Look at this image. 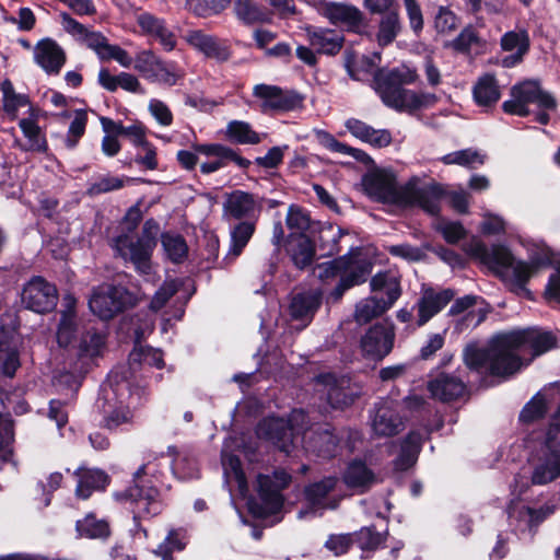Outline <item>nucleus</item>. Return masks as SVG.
I'll list each match as a JSON object with an SVG mask.
<instances>
[{
    "label": "nucleus",
    "instance_id": "nucleus-1",
    "mask_svg": "<svg viewBox=\"0 0 560 560\" xmlns=\"http://www.w3.org/2000/svg\"><path fill=\"white\" fill-rule=\"evenodd\" d=\"M365 195L374 201L400 207H419L429 214H438L443 196L436 183L423 184L417 176L398 185L390 168H373L362 177Z\"/></svg>",
    "mask_w": 560,
    "mask_h": 560
},
{
    "label": "nucleus",
    "instance_id": "nucleus-2",
    "mask_svg": "<svg viewBox=\"0 0 560 560\" xmlns=\"http://www.w3.org/2000/svg\"><path fill=\"white\" fill-rule=\"evenodd\" d=\"M418 78L416 70L409 68H396L388 72L380 71L373 80V89L382 102L398 112L412 114L419 109L433 106L438 97L433 93H417L404 89V84H411Z\"/></svg>",
    "mask_w": 560,
    "mask_h": 560
},
{
    "label": "nucleus",
    "instance_id": "nucleus-3",
    "mask_svg": "<svg viewBox=\"0 0 560 560\" xmlns=\"http://www.w3.org/2000/svg\"><path fill=\"white\" fill-rule=\"evenodd\" d=\"M517 338L502 334L495 336L488 348L468 346L464 351V361L471 370L503 377L512 375L522 366L521 359L511 350V342Z\"/></svg>",
    "mask_w": 560,
    "mask_h": 560
},
{
    "label": "nucleus",
    "instance_id": "nucleus-4",
    "mask_svg": "<svg viewBox=\"0 0 560 560\" xmlns=\"http://www.w3.org/2000/svg\"><path fill=\"white\" fill-rule=\"evenodd\" d=\"M510 98L502 104V108L506 114L517 115L521 117L528 116L530 110L529 104H535L540 109L536 115V121L547 125L550 120V112L557 108L555 97L540 88L536 80H525L511 88Z\"/></svg>",
    "mask_w": 560,
    "mask_h": 560
},
{
    "label": "nucleus",
    "instance_id": "nucleus-5",
    "mask_svg": "<svg viewBox=\"0 0 560 560\" xmlns=\"http://www.w3.org/2000/svg\"><path fill=\"white\" fill-rule=\"evenodd\" d=\"M102 395L101 407L105 428L115 430L132 421L133 415L129 407L132 393L127 380H118L117 375H110L108 384L102 388Z\"/></svg>",
    "mask_w": 560,
    "mask_h": 560
},
{
    "label": "nucleus",
    "instance_id": "nucleus-6",
    "mask_svg": "<svg viewBox=\"0 0 560 560\" xmlns=\"http://www.w3.org/2000/svg\"><path fill=\"white\" fill-rule=\"evenodd\" d=\"M306 419L303 410H293L288 420L266 418L257 425L256 434L259 439L271 442L280 451L289 454L294 438L303 430Z\"/></svg>",
    "mask_w": 560,
    "mask_h": 560
},
{
    "label": "nucleus",
    "instance_id": "nucleus-7",
    "mask_svg": "<svg viewBox=\"0 0 560 560\" xmlns=\"http://www.w3.org/2000/svg\"><path fill=\"white\" fill-rule=\"evenodd\" d=\"M534 485H546L560 476V423L550 425L546 441L532 459Z\"/></svg>",
    "mask_w": 560,
    "mask_h": 560
},
{
    "label": "nucleus",
    "instance_id": "nucleus-8",
    "mask_svg": "<svg viewBox=\"0 0 560 560\" xmlns=\"http://www.w3.org/2000/svg\"><path fill=\"white\" fill-rule=\"evenodd\" d=\"M135 299L122 287L102 284L93 290L89 300L90 310L101 319H110L128 306L133 305Z\"/></svg>",
    "mask_w": 560,
    "mask_h": 560
},
{
    "label": "nucleus",
    "instance_id": "nucleus-9",
    "mask_svg": "<svg viewBox=\"0 0 560 560\" xmlns=\"http://www.w3.org/2000/svg\"><path fill=\"white\" fill-rule=\"evenodd\" d=\"M155 246L152 236L143 235L133 241L128 235H119L114 241V248L125 260H130L143 275L151 272V255Z\"/></svg>",
    "mask_w": 560,
    "mask_h": 560
},
{
    "label": "nucleus",
    "instance_id": "nucleus-10",
    "mask_svg": "<svg viewBox=\"0 0 560 560\" xmlns=\"http://www.w3.org/2000/svg\"><path fill=\"white\" fill-rule=\"evenodd\" d=\"M395 331L388 323L371 326L360 339L361 354L373 361H380L390 353L394 347Z\"/></svg>",
    "mask_w": 560,
    "mask_h": 560
},
{
    "label": "nucleus",
    "instance_id": "nucleus-11",
    "mask_svg": "<svg viewBox=\"0 0 560 560\" xmlns=\"http://www.w3.org/2000/svg\"><path fill=\"white\" fill-rule=\"evenodd\" d=\"M133 68L143 79L170 86L176 84L177 80L180 78L174 65L164 62L150 49L137 52Z\"/></svg>",
    "mask_w": 560,
    "mask_h": 560
},
{
    "label": "nucleus",
    "instance_id": "nucleus-12",
    "mask_svg": "<svg viewBox=\"0 0 560 560\" xmlns=\"http://www.w3.org/2000/svg\"><path fill=\"white\" fill-rule=\"evenodd\" d=\"M22 302L36 313L48 312L56 305L57 290L42 277H34L23 289Z\"/></svg>",
    "mask_w": 560,
    "mask_h": 560
},
{
    "label": "nucleus",
    "instance_id": "nucleus-13",
    "mask_svg": "<svg viewBox=\"0 0 560 560\" xmlns=\"http://www.w3.org/2000/svg\"><path fill=\"white\" fill-rule=\"evenodd\" d=\"M117 499H128L133 505L135 518L154 516L162 511V502L159 498V491L152 487L135 485L125 493L117 494Z\"/></svg>",
    "mask_w": 560,
    "mask_h": 560
},
{
    "label": "nucleus",
    "instance_id": "nucleus-14",
    "mask_svg": "<svg viewBox=\"0 0 560 560\" xmlns=\"http://www.w3.org/2000/svg\"><path fill=\"white\" fill-rule=\"evenodd\" d=\"M290 481L291 476L284 470H277L272 476H258V492L268 511L277 512L280 510L283 503L281 491L288 487Z\"/></svg>",
    "mask_w": 560,
    "mask_h": 560
},
{
    "label": "nucleus",
    "instance_id": "nucleus-15",
    "mask_svg": "<svg viewBox=\"0 0 560 560\" xmlns=\"http://www.w3.org/2000/svg\"><path fill=\"white\" fill-rule=\"evenodd\" d=\"M317 382L323 386L322 390L326 394L327 401L332 408H345L351 405L358 395L347 377L337 378L332 374H326L320 375Z\"/></svg>",
    "mask_w": 560,
    "mask_h": 560
},
{
    "label": "nucleus",
    "instance_id": "nucleus-16",
    "mask_svg": "<svg viewBox=\"0 0 560 560\" xmlns=\"http://www.w3.org/2000/svg\"><path fill=\"white\" fill-rule=\"evenodd\" d=\"M317 10L332 24H345L349 28H359L363 23L362 12L354 5L342 2L316 1Z\"/></svg>",
    "mask_w": 560,
    "mask_h": 560
},
{
    "label": "nucleus",
    "instance_id": "nucleus-17",
    "mask_svg": "<svg viewBox=\"0 0 560 560\" xmlns=\"http://www.w3.org/2000/svg\"><path fill=\"white\" fill-rule=\"evenodd\" d=\"M261 205L257 198L243 190H234L225 195L223 214L230 219H252L260 212Z\"/></svg>",
    "mask_w": 560,
    "mask_h": 560
},
{
    "label": "nucleus",
    "instance_id": "nucleus-18",
    "mask_svg": "<svg viewBox=\"0 0 560 560\" xmlns=\"http://www.w3.org/2000/svg\"><path fill=\"white\" fill-rule=\"evenodd\" d=\"M454 298L452 290L436 291L432 288H425L416 303L417 325L423 326L434 315L442 311Z\"/></svg>",
    "mask_w": 560,
    "mask_h": 560
},
{
    "label": "nucleus",
    "instance_id": "nucleus-19",
    "mask_svg": "<svg viewBox=\"0 0 560 560\" xmlns=\"http://www.w3.org/2000/svg\"><path fill=\"white\" fill-rule=\"evenodd\" d=\"M336 483L337 479L329 477L323 479L319 482H315L308 486L305 489V497L310 505V510L300 511L299 517L301 518L308 513L315 515L317 511H322L325 509H336L338 506L339 500L336 498L328 497V493L335 489Z\"/></svg>",
    "mask_w": 560,
    "mask_h": 560
},
{
    "label": "nucleus",
    "instance_id": "nucleus-20",
    "mask_svg": "<svg viewBox=\"0 0 560 560\" xmlns=\"http://www.w3.org/2000/svg\"><path fill=\"white\" fill-rule=\"evenodd\" d=\"M404 423L392 400H382L376 405L372 418V429L378 436H393L402 430Z\"/></svg>",
    "mask_w": 560,
    "mask_h": 560
},
{
    "label": "nucleus",
    "instance_id": "nucleus-21",
    "mask_svg": "<svg viewBox=\"0 0 560 560\" xmlns=\"http://www.w3.org/2000/svg\"><path fill=\"white\" fill-rule=\"evenodd\" d=\"M34 60L48 74H57L66 62V54L56 40L44 38L34 47Z\"/></svg>",
    "mask_w": 560,
    "mask_h": 560
},
{
    "label": "nucleus",
    "instance_id": "nucleus-22",
    "mask_svg": "<svg viewBox=\"0 0 560 560\" xmlns=\"http://www.w3.org/2000/svg\"><path fill=\"white\" fill-rule=\"evenodd\" d=\"M508 336H517L515 342H511L513 354L523 353L525 349H530L534 355H539L555 346V338L550 332H540L537 330L513 331Z\"/></svg>",
    "mask_w": 560,
    "mask_h": 560
},
{
    "label": "nucleus",
    "instance_id": "nucleus-23",
    "mask_svg": "<svg viewBox=\"0 0 560 560\" xmlns=\"http://www.w3.org/2000/svg\"><path fill=\"white\" fill-rule=\"evenodd\" d=\"M185 42L208 58L223 62L230 58V50L223 46L214 36L206 34L200 30L187 31L184 35Z\"/></svg>",
    "mask_w": 560,
    "mask_h": 560
},
{
    "label": "nucleus",
    "instance_id": "nucleus-24",
    "mask_svg": "<svg viewBox=\"0 0 560 560\" xmlns=\"http://www.w3.org/2000/svg\"><path fill=\"white\" fill-rule=\"evenodd\" d=\"M428 389L433 398L444 402L459 399L466 393V386L459 377L445 373L430 381Z\"/></svg>",
    "mask_w": 560,
    "mask_h": 560
},
{
    "label": "nucleus",
    "instance_id": "nucleus-25",
    "mask_svg": "<svg viewBox=\"0 0 560 560\" xmlns=\"http://www.w3.org/2000/svg\"><path fill=\"white\" fill-rule=\"evenodd\" d=\"M306 39L316 49V52L324 55H337L343 44V37L332 30L306 26Z\"/></svg>",
    "mask_w": 560,
    "mask_h": 560
},
{
    "label": "nucleus",
    "instance_id": "nucleus-26",
    "mask_svg": "<svg viewBox=\"0 0 560 560\" xmlns=\"http://www.w3.org/2000/svg\"><path fill=\"white\" fill-rule=\"evenodd\" d=\"M345 126L353 137L374 148H385L392 143V135L387 129H375L357 118H349Z\"/></svg>",
    "mask_w": 560,
    "mask_h": 560
},
{
    "label": "nucleus",
    "instance_id": "nucleus-27",
    "mask_svg": "<svg viewBox=\"0 0 560 560\" xmlns=\"http://www.w3.org/2000/svg\"><path fill=\"white\" fill-rule=\"evenodd\" d=\"M322 303V292L310 290L293 296L290 313L294 319L302 320L304 326L311 322Z\"/></svg>",
    "mask_w": 560,
    "mask_h": 560
},
{
    "label": "nucleus",
    "instance_id": "nucleus-28",
    "mask_svg": "<svg viewBox=\"0 0 560 560\" xmlns=\"http://www.w3.org/2000/svg\"><path fill=\"white\" fill-rule=\"evenodd\" d=\"M253 94L262 100L261 108L264 112L270 109L288 110L294 105L292 97L276 85L257 84L254 86Z\"/></svg>",
    "mask_w": 560,
    "mask_h": 560
},
{
    "label": "nucleus",
    "instance_id": "nucleus-29",
    "mask_svg": "<svg viewBox=\"0 0 560 560\" xmlns=\"http://www.w3.org/2000/svg\"><path fill=\"white\" fill-rule=\"evenodd\" d=\"M137 23L144 34L156 38L164 49L170 51L175 48V36L165 27L162 20L150 13H141L137 18Z\"/></svg>",
    "mask_w": 560,
    "mask_h": 560
},
{
    "label": "nucleus",
    "instance_id": "nucleus-30",
    "mask_svg": "<svg viewBox=\"0 0 560 560\" xmlns=\"http://www.w3.org/2000/svg\"><path fill=\"white\" fill-rule=\"evenodd\" d=\"M287 250L290 254L294 265L299 268H304L311 265L315 255L312 241L303 233H290Z\"/></svg>",
    "mask_w": 560,
    "mask_h": 560
},
{
    "label": "nucleus",
    "instance_id": "nucleus-31",
    "mask_svg": "<svg viewBox=\"0 0 560 560\" xmlns=\"http://www.w3.org/2000/svg\"><path fill=\"white\" fill-rule=\"evenodd\" d=\"M78 485L75 494L80 499H88L94 490L104 489L107 483V476L98 469L79 468L75 470Z\"/></svg>",
    "mask_w": 560,
    "mask_h": 560
},
{
    "label": "nucleus",
    "instance_id": "nucleus-32",
    "mask_svg": "<svg viewBox=\"0 0 560 560\" xmlns=\"http://www.w3.org/2000/svg\"><path fill=\"white\" fill-rule=\"evenodd\" d=\"M233 12L236 19L245 25L270 21V14L255 0H234Z\"/></svg>",
    "mask_w": 560,
    "mask_h": 560
},
{
    "label": "nucleus",
    "instance_id": "nucleus-33",
    "mask_svg": "<svg viewBox=\"0 0 560 560\" xmlns=\"http://www.w3.org/2000/svg\"><path fill=\"white\" fill-rule=\"evenodd\" d=\"M472 94L479 106L490 107L500 100L501 91L492 74H483L474 85Z\"/></svg>",
    "mask_w": 560,
    "mask_h": 560
},
{
    "label": "nucleus",
    "instance_id": "nucleus-34",
    "mask_svg": "<svg viewBox=\"0 0 560 560\" xmlns=\"http://www.w3.org/2000/svg\"><path fill=\"white\" fill-rule=\"evenodd\" d=\"M373 292H384L386 299H378L387 308L400 296V285L398 278L390 272L376 273L371 280Z\"/></svg>",
    "mask_w": 560,
    "mask_h": 560
},
{
    "label": "nucleus",
    "instance_id": "nucleus-35",
    "mask_svg": "<svg viewBox=\"0 0 560 560\" xmlns=\"http://www.w3.org/2000/svg\"><path fill=\"white\" fill-rule=\"evenodd\" d=\"M343 480L349 488L363 492L375 482V476L362 462H352L345 471Z\"/></svg>",
    "mask_w": 560,
    "mask_h": 560
},
{
    "label": "nucleus",
    "instance_id": "nucleus-36",
    "mask_svg": "<svg viewBox=\"0 0 560 560\" xmlns=\"http://www.w3.org/2000/svg\"><path fill=\"white\" fill-rule=\"evenodd\" d=\"M423 436L420 432H410L405 439L401 452L398 458L395 460V466L399 470H406L410 468L420 452Z\"/></svg>",
    "mask_w": 560,
    "mask_h": 560
},
{
    "label": "nucleus",
    "instance_id": "nucleus-37",
    "mask_svg": "<svg viewBox=\"0 0 560 560\" xmlns=\"http://www.w3.org/2000/svg\"><path fill=\"white\" fill-rule=\"evenodd\" d=\"M254 232V222L243 221L236 224L231 231V245L226 258L233 260L238 257L252 238Z\"/></svg>",
    "mask_w": 560,
    "mask_h": 560
},
{
    "label": "nucleus",
    "instance_id": "nucleus-38",
    "mask_svg": "<svg viewBox=\"0 0 560 560\" xmlns=\"http://www.w3.org/2000/svg\"><path fill=\"white\" fill-rule=\"evenodd\" d=\"M552 512L553 509L550 506L541 508L539 510H533L528 506L522 505L517 509H514L510 513V517H515L518 521L520 529L524 530L528 528L529 530H532Z\"/></svg>",
    "mask_w": 560,
    "mask_h": 560
},
{
    "label": "nucleus",
    "instance_id": "nucleus-39",
    "mask_svg": "<svg viewBox=\"0 0 560 560\" xmlns=\"http://www.w3.org/2000/svg\"><path fill=\"white\" fill-rule=\"evenodd\" d=\"M552 262L550 250H545L541 256H535L532 258V262L527 264L518 261L512 265L513 276L517 284L523 287L533 273L542 266H548Z\"/></svg>",
    "mask_w": 560,
    "mask_h": 560
},
{
    "label": "nucleus",
    "instance_id": "nucleus-40",
    "mask_svg": "<svg viewBox=\"0 0 560 560\" xmlns=\"http://www.w3.org/2000/svg\"><path fill=\"white\" fill-rule=\"evenodd\" d=\"M19 126L27 139L26 145H20L25 151L45 152L47 150V142L42 135L39 126L31 118L21 119Z\"/></svg>",
    "mask_w": 560,
    "mask_h": 560
},
{
    "label": "nucleus",
    "instance_id": "nucleus-41",
    "mask_svg": "<svg viewBox=\"0 0 560 560\" xmlns=\"http://www.w3.org/2000/svg\"><path fill=\"white\" fill-rule=\"evenodd\" d=\"M337 447L338 440L329 430L313 433L312 436H308L306 445L307 450L316 452L323 457L334 456Z\"/></svg>",
    "mask_w": 560,
    "mask_h": 560
},
{
    "label": "nucleus",
    "instance_id": "nucleus-42",
    "mask_svg": "<svg viewBox=\"0 0 560 560\" xmlns=\"http://www.w3.org/2000/svg\"><path fill=\"white\" fill-rule=\"evenodd\" d=\"M67 301V310L61 313L58 330H57V341L61 347L68 346L75 331V313L73 310L74 299L68 296Z\"/></svg>",
    "mask_w": 560,
    "mask_h": 560
},
{
    "label": "nucleus",
    "instance_id": "nucleus-43",
    "mask_svg": "<svg viewBox=\"0 0 560 560\" xmlns=\"http://www.w3.org/2000/svg\"><path fill=\"white\" fill-rule=\"evenodd\" d=\"M368 272L369 270L364 266L355 265L354 268H350V271L347 275L341 276L339 283L329 294L328 301L331 300L332 302H338L348 289L363 283Z\"/></svg>",
    "mask_w": 560,
    "mask_h": 560
},
{
    "label": "nucleus",
    "instance_id": "nucleus-44",
    "mask_svg": "<svg viewBox=\"0 0 560 560\" xmlns=\"http://www.w3.org/2000/svg\"><path fill=\"white\" fill-rule=\"evenodd\" d=\"M226 136L240 144H258L261 141L260 136L252 129L250 125L241 120H232L228 124Z\"/></svg>",
    "mask_w": 560,
    "mask_h": 560
},
{
    "label": "nucleus",
    "instance_id": "nucleus-45",
    "mask_svg": "<svg viewBox=\"0 0 560 560\" xmlns=\"http://www.w3.org/2000/svg\"><path fill=\"white\" fill-rule=\"evenodd\" d=\"M388 308L376 296L368 298L355 305L354 320L362 325L381 316Z\"/></svg>",
    "mask_w": 560,
    "mask_h": 560
},
{
    "label": "nucleus",
    "instance_id": "nucleus-46",
    "mask_svg": "<svg viewBox=\"0 0 560 560\" xmlns=\"http://www.w3.org/2000/svg\"><path fill=\"white\" fill-rule=\"evenodd\" d=\"M0 366L3 374L9 377H12L20 366L18 351L3 331L0 332Z\"/></svg>",
    "mask_w": 560,
    "mask_h": 560
},
{
    "label": "nucleus",
    "instance_id": "nucleus-47",
    "mask_svg": "<svg viewBox=\"0 0 560 560\" xmlns=\"http://www.w3.org/2000/svg\"><path fill=\"white\" fill-rule=\"evenodd\" d=\"M129 364L133 370L136 365H148L161 369L164 365V361L160 350L150 347H135L129 354Z\"/></svg>",
    "mask_w": 560,
    "mask_h": 560
},
{
    "label": "nucleus",
    "instance_id": "nucleus-48",
    "mask_svg": "<svg viewBox=\"0 0 560 560\" xmlns=\"http://www.w3.org/2000/svg\"><path fill=\"white\" fill-rule=\"evenodd\" d=\"M549 404V398L544 393H537L522 409L520 420L525 423H530L541 419Z\"/></svg>",
    "mask_w": 560,
    "mask_h": 560
},
{
    "label": "nucleus",
    "instance_id": "nucleus-49",
    "mask_svg": "<svg viewBox=\"0 0 560 560\" xmlns=\"http://www.w3.org/2000/svg\"><path fill=\"white\" fill-rule=\"evenodd\" d=\"M162 245L165 252V255L173 262H182L188 254V246L183 236L177 234H163L162 235Z\"/></svg>",
    "mask_w": 560,
    "mask_h": 560
},
{
    "label": "nucleus",
    "instance_id": "nucleus-50",
    "mask_svg": "<svg viewBox=\"0 0 560 560\" xmlns=\"http://www.w3.org/2000/svg\"><path fill=\"white\" fill-rule=\"evenodd\" d=\"M77 530L80 536L86 538H103L109 534L108 524L97 520L94 515H86L83 520L78 521Z\"/></svg>",
    "mask_w": 560,
    "mask_h": 560
},
{
    "label": "nucleus",
    "instance_id": "nucleus-51",
    "mask_svg": "<svg viewBox=\"0 0 560 560\" xmlns=\"http://www.w3.org/2000/svg\"><path fill=\"white\" fill-rule=\"evenodd\" d=\"M1 91L3 94V109L11 117V119H15L18 109L20 107L26 106L28 104V98L26 95L16 94L12 83L9 80H5L2 83Z\"/></svg>",
    "mask_w": 560,
    "mask_h": 560
},
{
    "label": "nucleus",
    "instance_id": "nucleus-52",
    "mask_svg": "<svg viewBox=\"0 0 560 560\" xmlns=\"http://www.w3.org/2000/svg\"><path fill=\"white\" fill-rule=\"evenodd\" d=\"M355 265L350 258L341 257L339 259L325 261L316 267L317 277L320 280H327L338 276L347 275L350 268H354Z\"/></svg>",
    "mask_w": 560,
    "mask_h": 560
},
{
    "label": "nucleus",
    "instance_id": "nucleus-53",
    "mask_svg": "<svg viewBox=\"0 0 560 560\" xmlns=\"http://www.w3.org/2000/svg\"><path fill=\"white\" fill-rule=\"evenodd\" d=\"M441 161L446 165L456 164L464 167H472L475 164H483L485 155L474 149H464L445 154Z\"/></svg>",
    "mask_w": 560,
    "mask_h": 560
},
{
    "label": "nucleus",
    "instance_id": "nucleus-54",
    "mask_svg": "<svg viewBox=\"0 0 560 560\" xmlns=\"http://www.w3.org/2000/svg\"><path fill=\"white\" fill-rule=\"evenodd\" d=\"M501 47L504 51L527 52L529 36L525 30L510 31L501 37Z\"/></svg>",
    "mask_w": 560,
    "mask_h": 560
},
{
    "label": "nucleus",
    "instance_id": "nucleus-55",
    "mask_svg": "<svg viewBox=\"0 0 560 560\" xmlns=\"http://www.w3.org/2000/svg\"><path fill=\"white\" fill-rule=\"evenodd\" d=\"M400 31L399 18L396 12H389L385 15L380 23V30L377 33L378 44L386 46L390 44Z\"/></svg>",
    "mask_w": 560,
    "mask_h": 560
},
{
    "label": "nucleus",
    "instance_id": "nucleus-56",
    "mask_svg": "<svg viewBox=\"0 0 560 560\" xmlns=\"http://www.w3.org/2000/svg\"><path fill=\"white\" fill-rule=\"evenodd\" d=\"M125 178L114 176L110 174L98 176L88 188V195L91 197L98 196L101 194L110 192L118 190L124 187Z\"/></svg>",
    "mask_w": 560,
    "mask_h": 560
},
{
    "label": "nucleus",
    "instance_id": "nucleus-57",
    "mask_svg": "<svg viewBox=\"0 0 560 560\" xmlns=\"http://www.w3.org/2000/svg\"><path fill=\"white\" fill-rule=\"evenodd\" d=\"M105 341L102 334L88 331L82 336L79 345V355L81 358H94L101 354Z\"/></svg>",
    "mask_w": 560,
    "mask_h": 560
},
{
    "label": "nucleus",
    "instance_id": "nucleus-58",
    "mask_svg": "<svg viewBox=\"0 0 560 560\" xmlns=\"http://www.w3.org/2000/svg\"><path fill=\"white\" fill-rule=\"evenodd\" d=\"M88 124V114L84 109H77L73 113V119L68 128L66 136V145L70 149L74 148L80 138L84 135Z\"/></svg>",
    "mask_w": 560,
    "mask_h": 560
},
{
    "label": "nucleus",
    "instance_id": "nucleus-59",
    "mask_svg": "<svg viewBox=\"0 0 560 560\" xmlns=\"http://www.w3.org/2000/svg\"><path fill=\"white\" fill-rule=\"evenodd\" d=\"M480 43V38L471 26L462 30L456 38L445 44V47L462 54L468 52Z\"/></svg>",
    "mask_w": 560,
    "mask_h": 560
},
{
    "label": "nucleus",
    "instance_id": "nucleus-60",
    "mask_svg": "<svg viewBox=\"0 0 560 560\" xmlns=\"http://www.w3.org/2000/svg\"><path fill=\"white\" fill-rule=\"evenodd\" d=\"M187 545L186 534L183 529H171L165 539L153 551L154 553L182 551Z\"/></svg>",
    "mask_w": 560,
    "mask_h": 560
},
{
    "label": "nucleus",
    "instance_id": "nucleus-61",
    "mask_svg": "<svg viewBox=\"0 0 560 560\" xmlns=\"http://www.w3.org/2000/svg\"><path fill=\"white\" fill-rule=\"evenodd\" d=\"M434 226L450 244H456L466 236V230L459 222L441 219Z\"/></svg>",
    "mask_w": 560,
    "mask_h": 560
},
{
    "label": "nucleus",
    "instance_id": "nucleus-62",
    "mask_svg": "<svg viewBox=\"0 0 560 560\" xmlns=\"http://www.w3.org/2000/svg\"><path fill=\"white\" fill-rule=\"evenodd\" d=\"M483 264L492 269L510 267L513 265V257L506 247L495 245L488 249Z\"/></svg>",
    "mask_w": 560,
    "mask_h": 560
},
{
    "label": "nucleus",
    "instance_id": "nucleus-63",
    "mask_svg": "<svg viewBox=\"0 0 560 560\" xmlns=\"http://www.w3.org/2000/svg\"><path fill=\"white\" fill-rule=\"evenodd\" d=\"M287 225L291 233H303L310 228V217L298 207H290L287 214Z\"/></svg>",
    "mask_w": 560,
    "mask_h": 560
},
{
    "label": "nucleus",
    "instance_id": "nucleus-64",
    "mask_svg": "<svg viewBox=\"0 0 560 560\" xmlns=\"http://www.w3.org/2000/svg\"><path fill=\"white\" fill-rule=\"evenodd\" d=\"M435 30L441 34H450L458 26L457 16L447 8L441 7L434 19Z\"/></svg>",
    "mask_w": 560,
    "mask_h": 560
}]
</instances>
